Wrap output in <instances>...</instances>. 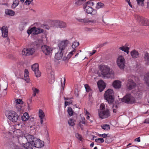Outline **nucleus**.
I'll return each instance as SVG.
<instances>
[{"label": "nucleus", "mask_w": 149, "mask_h": 149, "mask_svg": "<svg viewBox=\"0 0 149 149\" xmlns=\"http://www.w3.org/2000/svg\"><path fill=\"white\" fill-rule=\"evenodd\" d=\"M100 70L101 74L104 77L110 78L113 77L114 75V72L108 66L102 65L100 68Z\"/></svg>", "instance_id": "nucleus-1"}, {"label": "nucleus", "mask_w": 149, "mask_h": 149, "mask_svg": "<svg viewBox=\"0 0 149 149\" xmlns=\"http://www.w3.org/2000/svg\"><path fill=\"white\" fill-rule=\"evenodd\" d=\"M95 4V3L92 0L89 1L84 4V8L87 13L92 15H95L97 14V10L93 9L92 7Z\"/></svg>", "instance_id": "nucleus-2"}, {"label": "nucleus", "mask_w": 149, "mask_h": 149, "mask_svg": "<svg viewBox=\"0 0 149 149\" xmlns=\"http://www.w3.org/2000/svg\"><path fill=\"white\" fill-rule=\"evenodd\" d=\"M69 43L68 40L62 41L60 44L59 47V49L58 52L56 53L55 56V59L59 60L61 59L63 55V51Z\"/></svg>", "instance_id": "nucleus-3"}, {"label": "nucleus", "mask_w": 149, "mask_h": 149, "mask_svg": "<svg viewBox=\"0 0 149 149\" xmlns=\"http://www.w3.org/2000/svg\"><path fill=\"white\" fill-rule=\"evenodd\" d=\"M8 134L13 137H17L18 139L23 136V133L19 129H16L14 125H11L8 128Z\"/></svg>", "instance_id": "nucleus-4"}, {"label": "nucleus", "mask_w": 149, "mask_h": 149, "mask_svg": "<svg viewBox=\"0 0 149 149\" xmlns=\"http://www.w3.org/2000/svg\"><path fill=\"white\" fill-rule=\"evenodd\" d=\"M114 94L113 91L111 89L107 90L104 94L105 99L110 104H113L114 102Z\"/></svg>", "instance_id": "nucleus-5"}, {"label": "nucleus", "mask_w": 149, "mask_h": 149, "mask_svg": "<svg viewBox=\"0 0 149 149\" xmlns=\"http://www.w3.org/2000/svg\"><path fill=\"white\" fill-rule=\"evenodd\" d=\"M5 115L8 119L13 122H16L18 120L17 114L14 111L7 110L5 112Z\"/></svg>", "instance_id": "nucleus-6"}, {"label": "nucleus", "mask_w": 149, "mask_h": 149, "mask_svg": "<svg viewBox=\"0 0 149 149\" xmlns=\"http://www.w3.org/2000/svg\"><path fill=\"white\" fill-rule=\"evenodd\" d=\"M132 93L127 94L122 99L123 102L127 104H133L136 102V98Z\"/></svg>", "instance_id": "nucleus-7"}, {"label": "nucleus", "mask_w": 149, "mask_h": 149, "mask_svg": "<svg viewBox=\"0 0 149 149\" xmlns=\"http://www.w3.org/2000/svg\"><path fill=\"white\" fill-rule=\"evenodd\" d=\"M116 63L118 66L121 69H123L125 64V60L124 56L119 55L117 58Z\"/></svg>", "instance_id": "nucleus-8"}, {"label": "nucleus", "mask_w": 149, "mask_h": 149, "mask_svg": "<svg viewBox=\"0 0 149 149\" xmlns=\"http://www.w3.org/2000/svg\"><path fill=\"white\" fill-rule=\"evenodd\" d=\"M43 52L47 56H50L52 55L53 51V48L51 47L44 45L41 47Z\"/></svg>", "instance_id": "nucleus-9"}, {"label": "nucleus", "mask_w": 149, "mask_h": 149, "mask_svg": "<svg viewBox=\"0 0 149 149\" xmlns=\"http://www.w3.org/2000/svg\"><path fill=\"white\" fill-rule=\"evenodd\" d=\"M43 30L40 28H36L35 27H33L27 31V32L28 34L33 33L34 34H38L43 32Z\"/></svg>", "instance_id": "nucleus-10"}, {"label": "nucleus", "mask_w": 149, "mask_h": 149, "mask_svg": "<svg viewBox=\"0 0 149 149\" xmlns=\"http://www.w3.org/2000/svg\"><path fill=\"white\" fill-rule=\"evenodd\" d=\"M98 113L100 118L102 119L107 118L110 116L109 111L108 109H106L103 111H99Z\"/></svg>", "instance_id": "nucleus-11"}, {"label": "nucleus", "mask_w": 149, "mask_h": 149, "mask_svg": "<svg viewBox=\"0 0 149 149\" xmlns=\"http://www.w3.org/2000/svg\"><path fill=\"white\" fill-rule=\"evenodd\" d=\"M35 52V49L33 48H24L22 50V54L23 55L27 56L33 54Z\"/></svg>", "instance_id": "nucleus-12"}, {"label": "nucleus", "mask_w": 149, "mask_h": 149, "mask_svg": "<svg viewBox=\"0 0 149 149\" xmlns=\"http://www.w3.org/2000/svg\"><path fill=\"white\" fill-rule=\"evenodd\" d=\"M78 20L79 22L85 24L95 23L97 22V20L93 18L87 17L79 19Z\"/></svg>", "instance_id": "nucleus-13"}, {"label": "nucleus", "mask_w": 149, "mask_h": 149, "mask_svg": "<svg viewBox=\"0 0 149 149\" xmlns=\"http://www.w3.org/2000/svg\"><path fill=\"white\" fill-rule=\"evenodd\" d=\"M31 68L37 77H39L41 76V73L39 70V65L38 63H35L32 65Z\"/></svg>", "instance_id": "nucleus-14"}, {"label": "nucleus", "mask_w": 149, "mask_h": 149, "mask_svg": "<svg viewBox=\"0 0 149 149\" xmlns=\"http://www.w3.org/2000/svg\"><path fill=\"white\" fill-rule=\"evenodd\" d=\"M34 143H33L34 147L40 148L43 147L44 146L43 141L37 138L34 140Z\"/></svg>", "instance_id": "nucleus-15"}, {"label": "nucleus", "mask_w": 149, "mask_h": 149, "mask_svg": "<svg viewBox=\"0 0 149 149\" xmlns=\"http://www.w3.org/2000/svg\"><path fill=\"white\" fill-rule=\"evenodd\" d=\"M136 86V83L133 81L128 77L127 83L126 85L127 88L129 90H131L135 87Z\"/></svg>", "instance_id": "nucleus-16"}, {"label": "nucleus", "mask_w": 149, "mask_h": 149, "mask_svg": "<svg viewBox=\"0 0 149 149\" xmlns=\"http://www.w3.org/2000/svg\"><path fill=\"white\" fill-rule=\"evenodd\" d=\"M54 23L55 25L56 26V27H55V28L58 27L61 28H65L67 26L66 23L61 21L56 20Z\"/></svg>", "instance_id": "nucleus-17"}, {"label": "nucleus", "mask_w": 149, "mask_h": 149, "mask_svg": "<svg viewBox=\"0 0 149 149\" xmlns=\"http://www.w3.org/2000/svg\"><path fill=\"white\" fill-rule=\"evenodd\" d=\"M24 137L26 139L28 142L32 143H34V140L36 139V138H35L33 136L30 135L28 133L24 134Z\"/></svg>", "instance_id": "nucleus-18"}, {"label": "nucleus", "mask_w": 149, "mask_h": 149, "mask_svg": "<svg viewBox=\"0 0 149 149\" xmlns=\"http://www.w3.org/2000/svg\"><path fill=\"white\" fill-rule=\"evenodd\" d=\"M2 36L3 38H6L8 36V29L6 26H3L1 29Z\"/></svg>", "instance_id": "nucleus-19"}, {"label": "nucleus", "mask_w": 149, "mask_h": 149, "mask_svg": "<svg viewBox=\"0 0 149 149\" xmlns=\"http://www.w3.org/2000/svg\"><path fill=\"white\" fill-rule=\"evenodd\" d=\"M97 85L100 91H102L106 87L105 83L102 80H101L97 83Z\"/></svg>", "instance_id": "nucleus-20"}, {"label": "nucleus", "mask_w": 149, "mask_h": 149, "mask_svg": "<svg viewBox=\"0 0 149 149\" xmlns=\"http://www.w3.org/2000/svg\"><path fill=\"white\" fill-rule=\"evenodd\" d=\"M132 93L134 96L135 98L140 97L142 94L141 91L139 90H138L133 91Z\"/></svg>", "instance_id": "nucleus-21"}, {"label": "nucleus", "mask_w": 149, "mask_h": 149, "mask_svg": "<svg viewBox=\"0 0 149 149\" xmlns=\"http://www.w3.org/2000/svg\"><path fill=\"white\" fill-rule=\"evenodd\" d=\"M113 86L115 88H119L121 86V82L118 80H115L113 83Z\"/></svg>", "instance_id": "nucleus-22"}, {"label": "nucleus", "mask_w": 149, "mask_h": 149, "mask_svg": "<svg viewBox=\"0 0 149 149\" xmlns=\"http://www.w3.org/2000/svg\"><path fill=\"white\" fill-rule=\"evenodd\" d=\"M24 147L25 149H33L34 148L33 143H32L29 142L25 143L24 145Z\"/></svg>", "instance_id": "nucleus-23"}, {"label": "nucleus", "mask_w": 149, "mask_h": 149, "mask_svg": "<svg viewBox=\"0 0 149 149\" xmlns=\"http://www.w3.org/2000/svg\"><path fill=\"white\" fill-rule=\"evenodd\" d=\"M29 77L28 71L27 69H25L24 70V79L27 83H29L30 81V79Z\"/></svg>", "instance_id": "nucleus-24"}, {"label": "nucleus", "mask_w": 149, "mask_h": 149, "mask_svg": "<svg viewBox=\"0 0 149 149\" xmlns=\"http://www.w3.org/2000/svg\"><path fill=\"white\" fill-rule=\"evenodd\" d=\"M130 53L131 56L133 58H137L139 56V53L135 49L132 51Z\"/></svg>", "instance_id": "nucleus-25"}, {"label": "nucleus", "mask_w": 149, "mask_h": 149, "mask_svg": "<svg viewBox=\"0 0 149 149\" xmlns=\"http://www.w3.org/2000/svg\"><path fill=\"white\" fill-rule=\"evenodd\" d=\"M143 59L145 62V64L147 65H149V54L148 53H146L145 54Z\"/></svg>", "instance_id": "nucleus-26"}, {"label": "nucleus", "mask_w": 149, "mask_h": 149, "mask_svg": "<svg viewBox=\"0 0 149 149\" xmlns=\"http://www.w3.org/2000/svg\"><path fill=\"white\" fill-rule=\"evenodd\" d=\"M144 80L146 85L149 87V72L146 74L144 76Z\"/></svg>", "instance_id": "nucleus-27"}, {"label": "nucleus", "mask_w": 149, "mask_h": 149, "mask_svg": "<svg viewBox=\"0 0 149 149\" xmlns=\"http://www.w3.org/2000/svg\"><path fill=\"white\" fill-rule=\"evenodd\" d=\"M29 117L28 113L25 112L23 114V116L22 117V120L24 121H26L27 120Z\"/></svg>", "instance_id": "nucleus-28"}, {"label": "nucleus", "mask_w": 149, "mask_h": 149, "mask_svg": "<svg viewBox=\"0 0 149 149\" xmlns=\"http://www.w3.org/2000/svg\"><path fill=\"white\" fill-rule=\"evenodd\" d=\"M119 49L121 50L126 53L127 54H129V49L128 47L125 46H122L120 47Z\"/></svg>", "instance_id": "nucleus-29"}, {"label": "nucleus", "mask_w": 149, "mask_h": 149, "mask_svg": "<svg viewBox=\"0 0 149 149\" xmlns=\"http://www.w3.org/2000/svg\"><path fill=\"white\" fill-rule=\"evenodd\" d=\"M5 13L6 15L11 16H14L15 14L14 11L9 9L6 10Z\"/></svg>", "instance_id": "nucleus-30"}, {"label": "nucleus", "mask_w": 149, "mask_h": 149, "mask_svg": "<svg viewBox=\"0 0 149 149\" xmlns=\"http://www.w3.org/2000/svg\"><path fill=\"white\" fill-rule=\"evenodd\" d=\"M76 120L72 118H70L68 121V123L70 126H73L75 125Z\"/></svg>", "instance_id": "nucleus-31"}, {"label": "nucleus", "mask_w": 149, "mask_h": 149, "mask_svg": "<svg viewBox=\"0 0 149 149\" xmlns=\"http://www.w3.org/2000/svg\"><path fill=\"white\" fill-rule=\"evenodd\" d=\"M55 81V77L54 74L52 73L51 74V77H49V83L52 84Z\"/></svg>", "instance_id": "nucleus-32"}, {"label": "nucleus", "mask_w": 149, "mask_h": 149, "mask_svg": "<svg viewBox=\"0 0 149 149\" xmlns=\"http://www.w3.org/2000/svg\"><path fill=\"white\" fill-rule=\"evenodd\" d=\"M23 104V103H20L14 104L15 107L17 111H20L22 108V105Z\"/></svg>", "instance_id": "nucleus-33"}, {"label": "nucleus", "mask_w": 149, "mask_h": 149, "mask_svg": "<svg viewBox=\"0 0 149 149\" xmlns=\"http://www.w3.org/2000/svg\"><path fill=\"white\" fill-rule=\"evenodd\" d=\"M145 0H136L137 4L139 6L143 7L144 6Z\"/></svg>", "instance_id": "nucleus-34"}, {"label": "nucleus", "mask_w": 149, "mask_h": 149, "mask_svg": "<svg viewBox=\"0 0 149 149\" xmlns=\"http://www.w3.org/2000/svg\"><path fill=\"white\" fill-rule=\"evenodd\" d=\"M32 90L33 92L32 96L33 97L35 96L36 94H38L39 91L38 89L35 87H33L32 88Z\"/></svg>", "instance_id": "nucleus-35"}, {"label": "nucleus", "mask_w": 149, "mask_h": 149, "mask_svg": "<svg viewBox=\"0 0 149 149\" xmlns=\"http://www.w3.org/2000/svg\"><path fill=\"white\" fill-rule=\"evenodd\" d=\"M78 123L84 124L86 125H87V122L86 121L85 118L84 117H81V119L79 120Z\"/></svg>", "instance_id": "nucleus-36"}, {"label": "nucleus", "mask_w": 149, "mask_h": 149, "mask_svg": "<svg viewBox=\"0 0 149 149\" xmlns=\"http://www.w3.org/2000/svg\"><path fill=\"white\" fill-rule=\"evenodd\" d=\"M141 22L142 24L144 26H147L149 25V20L146 19H143L142 20Z\"/></svg>", "instance_id": "nucleus-37"}, {"label": "nucleus", "mask_w": 149, "mask_h": 149, "mask_svg": "<svg viewBox=\"0 0 149 149\" xmlns=\"http://www.w3.org/2000/svg\"><path fill=\"white\" fill-rule=\"evenodd\" d=\"M102 128L105 130H109L110 129V127L109 125L107 124H104L101 125Z\"/></svg>", "instance_id": "nucleus-38"}, {"label": "nucleus", "mask_w": 149, "mask_h": 149, "mask_svg": "<svg viewBox=\"0 0 149 149\" xmlns=\"http://www.w3.org/2000/svg\"><path fill=\"white\" fill-rule=\"evenodd\" d=\"M19 1L18 0H15L12 5L11 7L13 8H15L18 5Z\"/></svg>", "instance_id": "nucleus-39"}, {"label": "nucleus", "mask_w": 149, "mask_h": 149, "mask_svg": "<svg viewBox=\"0 0 149 149\" xmlns=\"http://www.w3.org/2000/svg\"><path fill=\"white\" fill-rule=\"evenodd\" d=\"M38 115L40 118H44L45 117L44 113L41 109L39 110Z\"/></svg>", "instance_id": "nucleus-40"}, {"label": "nucleus", "mask_w": 149, "mask_h": 149, "mask_svg": "<svg viewBox=\"0 0 149 149\" xmlns=\"http://www.w3.org/2000/svg\"><path fill=\"white\" fill-rule=\"evenodd\" d=\"M106 109H108L107 108H105V105L104 104L102 103L100 106V109L98 110V112L99 111H103Z\"/></svg>", "instance_id": "nucleus-41"}, {"label": "nucleus", "mask_w": 149, "mask_h": 149, "mask_svg": "<svg viewBox=\"0 0 149 149\" xmlns=\"http://www.w3.org/2000/svg\"><path fill=\"white\" fill-rule=\"evenodd\" d=\"M79 45V43L77 41H74L72 45V47L73 49H75V48L78 47Z\"/></svg>", "instance_id": "nucleus-42"}, {"label": "nucleus", "mask_w": 149, "mask_h": 149, "mask_svg": "<svg viewBox=\"0 0 149 149\" xmlns=\"http://www.w3.org/2000/svg\"><path fill=\"white\" fill-rule=\"evenodd\" d=\"M104 4L101 2H99L97 3L96 8L97 9H100L104 7Z\"/></svg>", "instance_id": "nucleus-43"}, {"label": "nucleus", "mask_w": 149, "mask_h": 149, "mask_svg": "<svg viewBox=\"0 0 149 149\" xmlns=\"http://www.w3.org/2000/svg\"><path fill=\"white\" fill-rule=\"evenodd\" d=\"M67 111L68 114L70 116H72L73 115L74 112L71 108L69 107Z\"/></svg>", "instance_id": "nucleus-44"}, {"label": "nucleus", "mask_w": 149, "mask_h": 149, "mask_svg": "<svg viewBox=\"0 0 149 149\" xmlns=\"http://www.w3.org/2000/svg\"><path fill=\"white\" fill-rule=\"evenodd\" d=\"M61 86L63 89L65 82V78H62L61 80Z\"/></svg>", "instance_id": "nucleus-45"}, {"label": "nucleus", "mask_w": 149, "mask_h": 149, "mask_svg": "<svg viewBox=\"0 0 149 149\" xmlns=\"http://www.w3.org/2000/svg\"><path fill=\"white\" fill-rule=\"evenodd\" d=\"M95 142L99 143H101L104 142V140L102 138H99L98 139H95Z\"/></svg>", "instance_id": "nucleus-46"}, {"label": "nucleus", "mask_w": 149, "mask_h": 149, "mask_svg": "<svg viewBox=\"0 0 149 149\" xmlns=\"http://www.w3.org/2000/svg\"><path fill=\"white\" fill-rule=\"evenodd\" d=\"M86 0H77L75 2V4L77 5H80L81 4L84 2L86 1Z\"/></svg>", "instance_id": "nucleus-47"}, {"label": "nucleus", "mask_w": 149, "mask_h": 149, "mask_svg": "<svg viewBox=\"0 0 149 149\" xmlns=\"http://www.w3.org/2000/svg\"><path fill=\"white\" fill-rule=\"evenodd\" d=\"M20 103H23V102L21 99H19L15 100L14 102V104Z\"/></svg>", "instance_id": "nucleus-48"}, {"label": "nucleus", "mask_w": 149, "mask_h": 149, "mask_svg": "<svg viewBox=\"0 0 149 149\" xmlns=\"http://www.w3.org/2000/svg\"><path fill=\"white\" fill-rule=\"evenodd\" d=\"M76 49H73L68 54V57L70 58L72 56L75 52Z\"/></svg>", "instance_id": "nucleus-49"}, {"label": "nucleus", "mask_w": 149, "mask_h": 149, "mask_svg": "<svg viewBox=\"0 0 149 149\" xmlns=\"http://www.w3.org/2000/svg\"><path fill=\"white\" fill-rule=\"evenodd\" d=\"M76 137L80 141H82V138L81 136L79 133H76L75 134Z\"/></svg>", "instance_id": "nucleus-50"}, {"label": "nucleus", "mask_w": 149, "mask_h": 149, "mask_svg": "<svg viewBox=\"0 0 149 149\" xmlns=\"http://www.w3.org/2000/svg\"><path fill=\"white\" fill-rule=\"evenodd\" d=\"M84 86L87 92H89L91 91L90 88L88 84H85Z\"/></svg>", "instance_id": "nucleus-51"}, {"label": "nucleus", "mask_w": 149, "mask_h": 149, "mask_svg": "<svg viewBox=\"0 0 149 149\" xmlns=\"http://www.w3.org/2000/svg\"><path fill=\"white\" fill-rule=\"evenodd\" d=\"M135 18L139 22H141L143 19V18L142 17H141L140 16L138 15H136L135 17Z\"/></svg>", "instance_id": "nucleus-52"}, {"label": "nucleus", "mask_w": 149, "mask_h": 149, "mask_svg": "<svg viewBox=\"0 0 149 149\" xmlns=\"http://www.w3.org/2000/svg\"><path fill=\"white\" fill-rule=\"evenodd\" d=\"M33 0H26L25 2V4L29 5L30 4Z\"/></svg>", "instance_id": "nucleus-53"}, {"label": "nucleus", "mask_w": 149, "mask_h": 149, "mask_svg": "<svg viewBox=\"0 0 149 149\" xmlns=\"http://www.w3.org/2000/svg\"><path fill=\"white\" fill-rule=\"evenodd\" d=\"M65 100H67L69 102V103L70 104L72 103V101L71 99H68L67 98H65Z\"/></svg>", "instance_id": "nucleus-54"}, {"label": "nucleus", "mask_w": 149, "mask_h": 149, "mask_svg": "<svg viewBox=\"0 0 149 149\" xmlns=\"http://www.w3.org/2000/svg\"><path fill=\"white\" fill-rule=\"evenodd\" d=\"M96 52V50H93L92 52H89V53L90 55L91 56L95 54Z\"/></svg>", "instance_id": "nucleus-55"}, {"label": "nucleus", "mask_w": 149, "mask_h": 149, "mask_svg": "<svg viewBox=\"0 0 149 149\" xmlns=\"http://www.w3.org/2000/svg\"><path fill=\"white\" fill-rule=\"evenodd\" d=\"M78 125L79 126V127H80V128L81 129V130H83L84 127V126L82 125V124H81L80 123H78Z\"/></svg>", "instance_id": "nucleus-56"}, {"label": "nucleus", "mask_w": 149, "mask_h": 149, "mask_svg": "<svg viewBox=\"0 0 149 149\" xmlns=\"http://www.w3.org/2000/svg\"><path fill=\"white\" fill-rule=\"evenodd\" d=\"M32 102L31 97L27 101V102L28 104H30Z\"/></svg>", "instance_id": "nucleus-57"}, {"label": "nucleus", "mask_w": 149, "mask_h": 149, "mask_svg": "<svg viewBox=\"0 0 149 149\" xmlns=\"http://www.w3.org/2000/svg\"><path fill=\"white\" fill-rule=\"evenodd\" d=\"M134 141H136L138 142H140V137H139L138 138H136L134 139Z\"/></svg>", "instance_id": "nucleus-58"}, {"label": "nucleus", "mask_w": 149, "mask_h": 149, "mask_svg": "<svg viewBox=\"0 0 149 149\" xmlns=\"http://www.w3.org/2000/svg\"><path fill=\"white\" fill-rule=\"evenodd\" d=\"M85 115L86 116L90 115V113L88 112L86 110H85Z\"/></svg>", "instance_id": "nucleus-59"}, {"label": "nucleus", "mask_w": 149, "mask_h": 149, "mask_svg": "<svg viewBox=\"0 0 149 149\" xmlns=\"http://www.w3.org/2000/svg\"><path fill=\"white\" fill-rule=\"evenodd\" d=\"M40 123L41 124H42L43 122V119L44 118H40Z\"/></svg>", "instance_id": "nucleus-60"}, {"label": "nucleus", "mask_w": 149, "mask_h": 149, "mask_svg": "<svg viewBox=\"0 0 149 149\" xmlns=\"http://www.w3.org/2000/svg\"><path fill=\"white\" fill-rule=\"evenodd\" d=\"M70 104L69 103V102H68V101H65V107L67 105H69Z\"/></svg>", "instance_id": "nucleus-61"}, {"label": "nucleus", "mask_w": 149, "mask_h": 149, "mask_svg": "<svg viewBox=\"0 0 149 149\" xmlns=\"http://www.w3.org/2000/svg\"><path fill=\"white\" fill-rule=\"evenodd\" d=\"M85 30L86 31H92V29L89 28H85Z\"/></svg>", "instance_id": "nucleus-62"}, {"label": "nucleus", "mask_w": 149, "mask_h": 149, "mask_svg": "<svg viewBox=\"0 0 149 149\" xmlns=\"http://www.w3.org/2000/svg\"><path fill=\"white\" fill-rule=\"evenodd\" d=\"M44 28L47 30H49L50 29V27L48 26L45 25L44 26Z\"/></svg>", "instance_id": "nucleus-63"}, {"label": "nucleus", "mask_w": 149, "mask_h": 149, "mask_svg": "<svg viewBox=\"0 0 149 149\" xmlns=\"http://www.w3.org/2000/svg\"><path fill=\"white\" fill-rule=\"evenodd\" d=\"M107 136V134H102V137L103 138H105Z\"/></svg>", "instance_id": "nucleus-64"}]
</instances>
